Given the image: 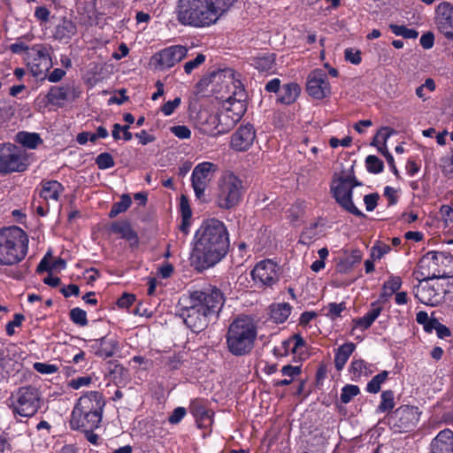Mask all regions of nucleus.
<instances>
[{
    "instance_id": "35",
    "label": "nucleus",
    "mask_w": 453,
    "mask_h": 453,
    "mask_svg": "<svg viewBox=\"0 0 453 453\" xmlns=\"http://www.w3.org/2000/svg\"><path fill=\"white\" fill-rule=\"evenodd\" d=\"M291 313V306L287 303L272 304L270 317L275 323L285 322Z\"/></svg>"
},
{
    "instance_id": "38",
    "label": "nucleus",
    "mask_w": 453,
    "mask_h": 453,
    "mask_svg": "<svg viewBox=\"0 0 453 453\" xmlns=\"http://www.w3.org/2000/svg\"><path fill=\"white\" fill-rule=\"evenodd\" d=\"M274 62L273 54H266L253 58L251 65L259 72H270L274 67Z\"/></svg>"
},
{
    "instance_id": "28",
    "label": "nucleus",
    "mask_w": 453,
    "mask_h": 453,
    "mask_svg": "<svg viewBox=\"0 0 453 453\" xmlns=\"http://www.w3.org/2000/svg\"><path fill=\"white\" fill-rule=\"evenodd\" d=\"M222 75L226 80H228L231 82V85L234 88L233 94L229 96L226 99L230 101H245L246 93L242 82L236 77L235 72L232 69H226L223 71Z\"/></svg>"
},
{
    "instance_id": "17",
    "label": "nucleus",
    "mask_w": 453,
    "mask_h": 453,
    "mask_svg": "<svg viewBox=\"0 0 453 453\" xmlns=\"http://www.w3.org/2000/svg\"><path fill=\"white\" fill-rule=\"evenodd\" d=\"M229 104L225 111L219 114V126L217 127V134L226 133L236 122H238L246 111L245 101L228 100Z\"/></svg>"
},
{
    "instance_id": "48",
    "label": "nucleus",
    "mask_w": 453,
    "mask_h": 453,
    "mask_svg": "<svg viewBox=\"0 0 453 453\" xmlns=\"http://www.w3.org/2000/svg\"><path fill=\"white\" fill-rule=\"evenodd\" d=\"M96 164L99 169L105 170L113 167L115 163L110 153L104 152L96 157Z\"/></svg>"
},
{
    "instance_id": "46",
    "label": "nucleus",
    "mask_w": 453,
    "mask_h": 453,
    "mask_svg": "<svg viewBox=\"0 0 453 453\" xmlns=\"http://www.w3.org/2000/svg\"><path fill=\"white\" fill-rule=\"evenodd\" d=\"M359 393L360 389L357 386L348 384L342 388L341 401L343 403H348Z\"/></svg>"
},
{
    "instance_id": "52",
    "label": "nucleus",
    "mask_w": 453,
    "mask_h": 453,
    "mask_svg": "<svg viewBox=\"0 0 453 453\" xmlns=\"http://www.w3.org/2000/svg\"><path fill=\"white\" fill-rule=\"evenodd\" d=\"M34 16L40 24L47 23L50 21V11L44 5H39L35 7Z\"/></svg>"
},
{
    "instance_id": "40",
    "label": "nucleus",
    "mask_w": 453,
    "mask_h": 453,
    "mask_svg": "<svg viewBox=\"0 0 453 453\" xmlns=\"http://www.w3.org/2000/svg\"><path fill=\"white\" fill-rule=\"evenodd\" d=\"M131 203V197L128 195H122L120 200L112 205L109 216L115 218L119 214L126 211L130 207Z\"/></svg>"
},
{
    "instance_id": "47",
    "label": "nucleus",
    "mask_w": 453,
    "mask_h": 453,
    "mask_svg": "<svg viewBox=\"0 0 453 453\" xmlns=\"http://www.w3.org/2000/svg\"><path fill=\"white\" fill-rule=\"evenodd\" d=\"M366 168L369 173H380L383 171V162L376 156L370 155L365 159Z\"/></svg>"
},
{
    "instance_id": "19",
    "label": "nucleus",
    "mask_w": 453,
    "mask_h": 453,
    "mask_svg": "<svg viewBox=\"0 0 453 453\" xmlns=\"http://www.w3.org/2000/svg\"><path fill=\"white\" fill-rule=\"evenodd\" d=\"M419 416L420 412L417 407L403 405L395 411L391 418L394 420V426L402 432L414 427L419 420Z\"/></svg>"
},
{
    "instance_id": "54",
    "label": "nucleus",
    "mask_w": 453,
    "mask_h": 453,
    "mask_svg": "<svg viewBox=\"0 0 453 453\" xmlns=\"http://www.w3.org/2000/svg\"><path fill=\"white\" fill-rule=\"evenodd\" d=\"M92 382L90 376H82L76 379H72L68 381V387L73 389H79L82 387H88Z\"/></svg>"
},
{
    "instance_id": "21",
    "label": "nucleus",
    "mask_w": 453,
    "mask_h": 453,
    "mask_svg": "<svg viewBox=\"0 0 453 453\" xmlns=\"http://www.w3.org/2000/svg\"><path fill=\"white\" fill-rule=\"evenodd\" d=\"M87 347L96 357L106 359L111 357L119 349V341L114 337H101L90 340Z\"/></svg>"
},
{
    "instance_id": "63",
    "label": "nucleus",
    "mask_w": 453,
    "mask_h": 453,
    "mask_svg": "<svg viewBox=\"0 0 453 453\" xmlns=\"http://www.w3.org/2000/svg\"><path fill=\"white\" fill-rule=\"evenodd\" d=\"M345 58L354 65H358L362 60L360 51L353 49L345 50Z\"/></svg>"
},
{
    "instance_id": "1",
    "label": "nucleus",
    "mask_w": 453,
    "mask_h": 453,
    "mask_svg": "<svg viewBox=\"0 0 453 453\" xmlns=\"http://www.w3.org/2000/svg\"><path fill=\"white\" fill-rule=\"evenodd\" d=\"M229 244V234L222 221L217 219L204 220L195 233L191 265L197 271L214 266L226 257Z\"/></svg>"
},
{
    "instance_id": "8",
    "label": "nucleus",
    "mask_w": 453,
    "mask_h": 453,
    "mask_svg": "<svg viewBox=\"0 0 453 453\" xmlns=\"http://www.w3.org/2000/svg\"><path fill=\"white\" fill-rule=\"evenodd\" d=\"M359 185L361 183L356 180L352 170L342 171L334 174L331 191L342 208L356 216L364 217V213L352 202V188Z\"/></svg>"
},
{
    "instance_id": "32",
    "label": "nucleus",
    "mask_w": 453,
    "mask_h": 453,
    "mask_svg": "<svg viewBox=\"0 0 453 453\" xmlns=\"http://www.w3.org/2000/svg\"><path fill=\"white\" fill-rule=\"evenodd\" d=\"M356 346L352 342H347L341 345L335 351L334 365L338 371L342 370L348 359L354 352Z\"/></svg>"
},
{
    "instance_id": "27",
    "label": "nucleus",
    "mask_w": 453,
    "mask_h": 453,
    "mask_svg": "<svg viewBox=\"0 0 453 453\" xmlns=\"http://www.w3.org/2000/svg\"><path fill=\"white\" fill-rule=\"evenodd\" d=\"M190 411L196 418L197 425L209 426L212 423V412L206 409L205 405L198 400H194L190 404Z\"/></svg>"
},
{
    "instance_id": "5",
    "label": "nucleus",
    "mask_w": 453,
    "mask_h": 453,
    "mask_svg": "<svg viewBox=\"0 0 453 453\" xmlns=\"http://www.w3.org/2000/svg\"><path fill=\"white\" fill-rule=\"evenodd\" d=\"M29 238L19 226L0 229V265L12 266L25 259Z\"/></svg>"
},
{
    "instance_id": "59",
    "label": "nucleus",
    "mask_w": 453,
    "mask_h": 453,
    "mask_svg": "<svg viewBox=\"0 0 453 453\" xmlns=\"http://www.w3.org/2000/svg\"><path fill=\"white\" fill-rule=\"evenodd\" d=\"M180 210L181 219H184L185 220L191 219L192 211H191L188 201L185 196H181L180 203Z\"/></svg>"
},
{
    "instance_id": "22",
    "label": "nucleus",
    "mask_w": 453,
    "mask_h": 453,
    "mask_svg": "<svg viewBox=\"0 0 453 453\" xmlns=\"http://www.w3.org/2000/svg\"><path fill=\"white\" fill-rule=\"evenodd\" d=\"M256 138L254 127L250 125H243L232 134L230 147L236 151H246L253 144Z\"/></svg>"
},
{
    "instance_id": "15",
    "label": "nucleus",
    "mask_w": 453,
    "mask_h": 453,
    "mask_svg": "<svg viewBox=\"0 0 453 453\" xmlns=\"http://www.w3.org/2000/svg\"><path fill=\"white\" fill-rule=\"evenodd\" d=\"M450 263V259L442 252L430 251L419 261L421 275L426 279H440L447 277V273L441 269V265Z\"/></svg>"
},
{
    "instance_id": "18",
    "label": "nucleus",
    "mask_w": 453,
    "mask_h": 453,
    "mask_svg": "<svg viewBox=\"0 0 453 453\" xmlns=\"http://www.w3.org/2000/svg\"><path fill=\"white\" fill-rule=\"evenodd\" d=\"M307 93L314 99L321 100L331 94L327 74L323 70L312 71L307 79Z\"/></svg>"
},
{
    "instance_id": "44",
    "label": "nucleus",
    "mask_w": 453,
    "mask_h": 453,
    "mask_svg": "<svg viewBox=\"0 0 453 453\" xmlns=\"http://www.w3.org/2000/svg\"><path fill=\"white\" fill-rule=\"evenodd\" d=\"M324 310L326 311V316L334 320L341 317L342 312L346 310V306L344 303H330Z\"/></svg>"
},
{
    "instance_id": "57",
    "label": "nucleus",
    "mask_w": 453,
    "mask_h": 453,
    "mask_svg": "<svg viewBox=\"0 0 453 453\" xmlns=\"http://www.w3.org/2000/svg\"><path fill=\"white\" fill-rule=\"evenodd\" d=\"M170 131L179 139H188L191 136V131L186 126H173L170 127Z\"/></svg>"
},
{
    "instance_id": "25",
    "label": "nucleus",
    "mask_w": 453,
    "mask_h": 453,
    "mask_svg": "<svg viewBox=\"0 0 453 453\" xmlns=\"http://www.w3.org/2000/svg\"><path fill=\"white\" fill-rule=\"evenodd\" d=\"M430 447V453H453V432L449 429L441 431Z\"/></svg>"
},
{
    "instance_id": "41",
    "label": "nucleus",
    "mask_w": 453,
    "mask_h": 453,
    "mask_svg": "<svg viewBox=\"0 0 453 453\" xmlns=\"http://www.w3.org/2000/svg\"><path fill=\"white\" fill-rule=\"evenodd\" d=\"M32 35H26L24 36L19 37L14 43H12L9 46L10 50L14 54H21L25 52H28L29 50H31V47H29L26 42H29L32 40Z\"/></svg>"
},
{
    "instance_id": "58",
    "label": "nucleus",
    "mask_w": 453,
    "mask_h": 453,
    "mask_svg": "<svg viewBox=\"0 0 453 453\" xmlns=\"http://www.w3.org/2000/svg\"><path fill=\"white\" fill-rule=\"evenodd\" d=\"M379 198L380 196L377 193H372L365 196L364 203L367 211H372L376 208Z\"/></svg>"
},
{
    "instance_id": "11",
    "label": "nucleus",
    "mask_w": 453,
    "mask_h": 453,
    "mask_svg": "<svg viewBox=\"0 0 453 453\" xmlns=\"http://www.w3.org/2000/svg\"><path fill=\"white\" fill-rule=\"evenodd\" d=\"M50 50V47L47 44H35L24 57L27 66L33 76L42 77L52 67Z\"/></svg>"
},
{
    "instance_id": "12",
    "label": "nucleus",
    "mask_w": 453,
    "mask_h": 453,
    "mask_svg": "<svg viewBox=\"0 0 453 453\" xmlns=\"http://www.w3.org/2000/svg\"><path fill=\"white\" fill-rule=\"evenodd\" d=\"M250 276L257 288H272L279 281L280 266L272 259H264L255 265Z\"/></svg>"
},
{
    "instance_id": "20",
    "label": "nucleus",
    "mask_w": 453,
    "mask_h": 453,
    "mask_svg": "<svg viewBox=\"0 0 453 453\" xmlns=\"http://www.w3.org/2000/svg\"><path fill=\"white\" fill-rule=\"evenodd\" d=\"M435 21L440 32L453 41V5L448 2L441 3L435 10Z\"/></svg>"
},
{
    "instance_id": "64",
    "label": "nucleus",
    "mask_w": 453,
    "mask_h": 453,
    "mask_svg": "<svg viewBox=\"0 0 453 453\" xmlns=\"http://www.w3.org/2000/svg\"><path fill=\"white\" fill-rule=\"evenodd\" d=\"M440 215H441V219L446 224H448L449 222H452L453 221V218H452L453 208L448 204L441 205V207L440 209Z\"/></svg>"
},
{
    "instance_id": "37",
    "label": "nucleus",
    "mask_w": 453,
    "mask_h": 453,
    "mask_svg": "<svg viewBox=\"0 0 453 453\" xmlns=\"http://www.w3.org/2000/svg\"><path fill=\"white\" fill-rule=\"evenodd\" d=\"M76 33V25L70 19H64L56 28V37L59 40L69 39Z\"/></svg>"
},
{
    "instance_id": "24",
    "label": "nucleus",
    "mask_w": 453,
    "mask_h": 453,
    "mask_svg": "<svg viewBox=\"0 0 453 453\" xmlns=\"http://www.w3.org/2000/svg\"><path fill=\"white\" fill-rule=\"evenodd\" d=\"M39 196L46 202H58L65 188L63 185L57 180H42L40 188L36 189Z\"/></svg>"
},
{
    "instance_id": "45",
    "label": "nucleus",
    "mask_w": 453,
    "mask_h": 453,
    "mask_svg": "<svg viewBox=\"0 0 453 453\" xmlns=\"http://www.w3.org/2000/svg\"><path fill=\"white\" fill-rule=\"evenodd\" d=\"M390 250L389 245L381 242H376L371 249V257L372 260H380L388 254Z\"/></svg>"
},
{
    "instance_id": "6",
    "label": "nucleus",
    "mask_w": 453,
    "mask_h": 453,
    "mask_svg": "<svg viewBox=\"0 0 453 453\" xmlns=\"http://www.w3.org/2000/svg\"><path fill=\"white\" fill-rule=\"evenodd\" d=\"M257 334V326L251 318L242 316L235 319L226 334L228 350L234 356L249 354L254 347Z\"/></svg>"
},
{
    "instance_id": "31",
    "label": "nucleus",
    "mask_w": 453,
    "mask_h": 453,
    "mask_svg": "<svg viewBox=\"0 0 453 453\" xmlns=\"http://www.w3.org/2000/svg\"><path fill=\"white\" fill-rule=\"evenodd\" d=\"M111 229L113 233L119 234L121 238L126 239L131 245L138 243V237L127 222H115L111 225Z\"/></svg>"
},
{
    "instance_id": "53",
    "label": "nucleus",
    "mask_w": 453,
    "mask_h": 453,
    "mask_svg": "<svg viewBox=\"0 0 453 453\" xmlns=\"http://www.w3.org/2000/svg\"><path fill=\"white\" fill-rule=\"evenodd\" d=\"M34 369L42 374H53L58 372V367L56 365L36 362L34 364Z\"/></svg>"
},
{
    "instance_id": "34",
    "label": "nucleus",
    "mask_w": 453,
    "mask_h": 453,
    "mask_svg": "<svg viewBox=\"0 0 453 453\" xmlns=\"http://www.w3.org/2000/svg\"><path fill=\"white\" fill-rule=\"evenodd\" d=\"M395 131L388 127H382L375 134L372 145L376 147L380 153L388 151L387 142Z\"/></svg>"
},
{
    "instance_id": "50",
    "label": "nucleus",
    "mask_w": 453,
    "mask_h": 453,
    "mask_svg": "<svg viewBox=\"0 0 453 453\" xmlns=\"http://www.w3.org/2000/svg\"><path fill=\"white\" fill-rule=\"evenodd\" d=\"M70 317L72 321L80 326H86L88 324L87 313L85 311L80 308H73L70 311Z\"/></svg>"
},
{
    "instance_id": "39",
    "label": "nucleus",
    "mask_w": 453,
    "mask_h": 453,
    "mask_svg": "<svg viewBox=\"0 0 453 453\" xmlns=\"http://www.w3.org/2000/svg\"><path fill=\"white\" fill-rule=\"evenodd\" d=\"M381 401L377 408V412L383 413L391 411L395 407L394 393L391 390H386L381 393Z\"/></svg>"
},
{
    "instance_id": "33",
    "label": "nucleus",
    "mask_w": 453,
    "mask_h": 453,
    "mask_svg": "<svg viewBox=\"0 0 453 453\" xmlns=\"http://www.w3.org/2000/svg\"><path fill=\"white\" fill-rule=\"evenodd\" d=\"M349 372L353 380H358L362 377H368L373 371L372 366L364 360L356 359L351 362Z\"/></svg>"
},
{
    "instance_id": "9",
    "label": "nucleus",
    "mask_w": 453,
    "mask_h": 453,
    "mask_svg": "<svg viewBox=\"0 0 453 453\" xmlns=\"http://www.w3.org/2000/svg\"><path fill=\"white\" fill-rule=\"evenodd\" d=\"M10 408L15 416L31 418L41 407V396L36 388L32 386L19 388L9 398Z\"/></svg>"
},
{
    "instance_id": "2",
    "label": "nucleus",
    "mask_w": 453,
    "mask_h": 453,
    "mask_svg": "<svg viewBox=\"0 0 453 453\" xmlns=\"http://www.w3.org/2000/svg\"><path fill=\"white\" fill-rule=\"evenodd\" d=\"M225 303L224 294L215 286L207 285L190 290L180 302V315L193 332L203 330L209 319L220 311Z\"/></svg>"
},
{
    "instance_id": "29",
    "label": "nucleus",
    "mask_w": 453,
    "mask_h": 453,
    "mask_svg": "<svg viewBox=\"0 0 453 453\" xmlns=\"http://www.w3.org/2000/svg\"><path fill=\"white\" fill-rule=\"evenodd\" d=\"M381 311L382 308L380 306L372 304V309L369 310L363 317L353 319V329L358 328L362 331L368 329L380 316Z\"/></svg>"
},
{
    "instance_id": "43",
    "label": "nucleus",
    "mask_w": 453,
    "mask_h": 453,
    "mask_svg": "<svg viewBox=\"0 0 453 453\" xmlns=\"http://www.w3.org/2000/svg\"><path fill=\"white\" fill-rule=\"evenodd\" d=\"M391 31L397 36H403L407 39H415L418 37V33L412 28H408L401 25H390Z\"/></svg>"
},
{
    "instance_id": "61",
    "label": "nucleus",
    "mask_w": 453,
    "mask_h": 453,
    "mask_svg": "<svg viewBox=\"0 0 453 453\" xmlns=\"http://www.w3.org/2000/svg\"><path fill=\"white\" fill-rule=\"evenodd\" d=\"M383 195L388 201V205H394L398 201L397 190L392 187H385Z\"/></svg>"
},
{
    "instance_id": "49",
    "label": "nucleus",
    "mask_w": 453,
    "mask_h": 453,
    "mask_svg": "<svg viewBox=\"0 0 453 453\" xmlns=\"http://www.w3.org/2000/svg\"><path fill=\"white\" fill-rule=\"evenodd\" d=\"M205 55L200 53L194 59L186 62L183 66L185 73L187 74H190L194 70L203 65L205 62Z\"/></svg>"
},
{
    "instance_id": "10",
    "label": "nucleus",
    "mask_w": 453,
    "mask_h": 453,
    "mask_svg": "<svg viewBox=\"0 0 453 453\" xmlns=\"http://www.w3.org/2000/svg\"><path fill=\"white\" fill-rule=\"evenodd\" d=\"M29 164L26 150L10 143L0 147V173L24 172Z\"/></svg>"
},
{
    "instance_id": "30",
    "label": "nucleus",
    "mask_w": 453,
    "mask_h": 453,
    "mask_svg": "<svg viewBox=\"0 0 453 453\" xmlns=\"http://www.w3.org/2000/svg\"><path fill=\"white\" fill-rule=\"evenodd\" d=\"M301 88L295 82L285 84L280 89L278 101L284 104H293L299 96Z\"/></svg>"
},
{
    "instance_id": "4",
    "label": "nucleus",
    "mask_w": 453,
    "mask_h": 453,
    "mask_svg": "<svg viewBox=\"0 0 453 453\" xmlns=\"http://www.w3.org/2000/svg\"><path fill=\"white\" fill-rule=\"evenodd\" d=\"M104 405V399L97 391H90L81 395L72 411L71 427L86 432L98 428Z\"/></svg>"
},
{
    "instance_id": "56",
    "label": "nucleus",
    "mask_w": 453,
    "mask_h": 453,
    "mask_svg": "<svg viewBox=\"0 0 453 453\" xmlns=\"http://www.w3.org/2000/svg\"><path fill=\"white\" fill-rule=\"evenodd\" d=\"M180 102L181 100L180 97H176L172 101H168L164 105H162L161 111L165 116H170L180 106Z\"/></svg>"
},
{
    "instance_id": "62",
    "label": "nucleus",
    "mask_w": 453,
    "mask_h": 453,
    "mask_svg": "<svg viewBox=\"0 0 453 453\" xmlns=\"http://www.w3.org/2000/svg\"><path fill=\"white\" fill-rule=\"evenodd\" d=\"M186 409L183 407H177L173 413L169 416L168 421L171 424H178L186 415Z\"/></svg>"
},
{
    "instance_id": "14",
    "label": "nucleus",
    "mask_w": 453,
    "mask_h": 453,
    "mask_svg": "<svg viewBox=\"0 0 453 453\" xmlns=\"http://www.w3.org/2000/svg\"><path fill=\"white\" fill-rule=\"evenodd\" d=\"M444 288L432 279L424 278L414 289L415 297L423 304L435 306L443 297Z\"/></svg>"
},
{
    "instance_id": "36",
    "label": "nucleus",
    "mask_w": 453,
    "mask_h": 453,
    "mask_svg": "<svg viewBox=\"0 0 453 453\" xmlns=\"http://www.w3.org/2000/svg\"><path fill=\"white\" fill-rule=\"evenodd\" d=\"M15 141L30 150L35 149L39 144L42 142L38 134L28 133L25 131L19 132L16 134Z\"/></svg>"
},
{
    "instance_id": "23",
    "label": "nucleus",
    "mask_w": 453,
    "mask_h": 453,
    "mask_svg": "<svg viewBox=\"0 0 453 453\" xmlns=\"http://www.w3.org/2000/svg\"><path fill=\"white\" fill-rule=\"evenodd\" d=\"M305 350V342L299 334L286 339L279 346L274 348V354L277 357H286L290 353L298 356L300 359L304 358L303 354Z\"/></svg>"
},
{
    "instance_id": "3",
    "label": "nucleus",
    "mask_w": 453,
    "mask_h": 453,
    "mask_svg": "<svg viewBox=\"0 0 453 453\" xmlns=\"http://www.w3.org/2000/svg\"><path fill=\"white\" fill-rule=\"evenodd\" d=\"M235 0H179L177 20L183 26L208 27L216 24Z\"/></svg>"
},
{
    "instance_id": "7",
    "label": "nucleus",
    "mask_w": 453,
    "mask_h": 453,
    "mask_svg": "<svg viewBox=\"0 0 453 453\" xmlns=\"http://www.w3.org/2000/svg\"><path fill=\"white\" fill-rule=\"evenodd\" d=\"M242 180L230 171L224 172L218 180L215 194V203L223 210H230L237 206L243 196Z\"/></svg>"
},
{
    "instance_id": "60",
    "label": "nucleus",
    "mask_w": 453,
    "mask_h": 453,
    "mask_svg": "<svg viewBox=\"0 0 453 453\" xmlns=\"http://www.w3.org/2000/svg\"><path fill=\"white\" fill-rule=\"evenodd\" d=\"M24 320V316L21 314H15L14 318L12 321H10L6 325V333L9 336H12L14 334L15 327H18L21 325L22 321Z\"/></svg>"
},
{
    "instance_id": "16",
    "label": "nucleus",
    "mask_w": 453,
    "mask_h": 453,
    "mask_svg": "<svg viewBox=\"0 0 453 453\" xmlns=\"http://www.w3.org/2000/svg\"><path fill=\"white\" fill-rule=\"evenodd\" d=\"M188 54V49L182 45H173L155 53L151 58V65L158 70H165L180 62Z\"/></svg>"
},
{
    "instance_id": "26",
    "label": "nucleus",
    "mask_w": 453,
    "mask_h": 453,
    "mask_svg": "<svg viewBox=\"0 0 453 453\" xmlns=\"http://www.w3.org/2000/svg\"><path fill=\"white\" fill-rule=\"evenodd\" d=\"M78 96L73 85L53 87L48 93V100L53 104H62L65 101L75 99Z\"/></svg>"
},
{
    "instance_id": "13",
    "label": "nucleus",
    "mask_w": 453,
    "mask_h": 453,
    "mask_svg": "<svg viewBox=\"0 0 453 453\" xmlns=\"http://www.w3.org/2000/svg\"><path fill=\"white\" fill-rule=\"evenodd\" d=\"M219 167L216 164L204 161L195 166L191 174V183L196 198L203 200L205 191Z\"/></svg>"
},
{
    "instance_id": "55",
    "label": "nucleus",
    "mask_w": 453,
    "mask_h": 453,
    "mask_svg": "<svg viewBox=\"0 0 453 453\" xmlns=\"http://www.w3.org/2000/svg\"><path fill=\"white\" fill-rule=\"evenodd\" d=\"M303 211V203H296L293 204L288 211H286V214L288 218L290 219L291 221L297 220Z\"/></svg>"
},
{
    "instance_id": "42",
    "label": "nucleus",
    "mask_w": 453,
    "mask_h": 453,
    "mask_svg": "<svg viewBox=\"0 0 453 453\" xmlns=\"http://www.w3.org/2000/svg\"><path fill=\"white\" fill-rule=\"evenodd\" d=\"M388 372L383 371L380 373L375 375L366 386V390L369 393L376 394L380 390L381 385L387 380Z\"/></svg>"
},
{
    "instance_id": "51",
    "label": "nucleus",
    "mask_w": 453,
    "mask_h": 453,
    "mask_svg": "<svg viewBox=\"0 0 453 453\" xmlns=\"http://www.w3.org/2000/svg\"><path fill=\"white\" fill-rule=\"evenodd\" d=\"M402 286V280L399 276H390L384 283V290L387 294L396 292Z\"/></svg>"
}]
</instances>
